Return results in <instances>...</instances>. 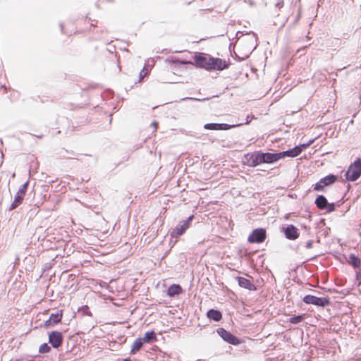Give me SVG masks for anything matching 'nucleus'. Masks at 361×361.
<instances>
[{"label": "nucleus", "mask_w": 361, "mask_h": 361, "mask_svg": "<svg viewBox=\"0 0 361 361\" xmlns=\"http://www.w3.org/2000/svg\"><path fill=\"white\" fill-rule=\"evenodd\" d=\"M197 67L204 68L207 71H223L228 68L229 63L220 58H214L204 53H197L194 56Z\"/></svg>", "instance_id": "1"}, {"label": "nucleus", "mask_w": 361, "mask_h": 361, "mask_svg": "<svg viewBox=\"0 0 361 361\" xmlns=\"http://www.w3.org/2000/svg\"><path fill=\"white\" fill-rule=\"evenodd\" d=\"M361 176V159L357 158L353 163L350 164L345 171V179L348 181H355Z\"/></svg>", "instance_id": "2"}, {"label": "nucleus", "mask_w": 361, "mask_h": 361, "mask_svg": "<svg viewBox=\"0 0 361 361\" xmlns=\"http://www.w3.org/2000/svg\"><path fill=\"white\" fill-rule=\"evenodd\" d=\"M302 301L307 305H314L317 307H324L331 302L329 297H317L312 295H307L302 298Z\"/></svg>", "instance_id": "3"}, {"label": "nucleus", "mask_w": 361, "mask_h": 361, "mask_svg": "<svg viewBox=\"0 0 361 361\" xmlns=\"http://www.w3.org/2000/svg\"><path fill=\"white\" fill-rule=\"evenodd\" d=\"M194 219V215H190L188 217L186 220L180 221L171 233V236L172 238H178L182 235L186 230L189 228L191 221Z\"/></svg>", "instance_id": "4"}, {"label": "nucleus", "mask_w": 361, "mask_h": 361, "mask_svg": "<svg viewBox=\"0 0 361 361\" xmlns=\"http://www.w3.org/2000/svg\"><path fill=\"white\" fill-rule=\"evenodd\" d=\"M219 336L226 342L233 345H238L241 343L240 340L224 328H219L217 330Z\"/></svg>", "instance_id": "5"}, {"label": "nucleus", "mask_w": 361, "mask_h": 361, "mask_svg": "<svg viewBox=\"0 0 361 361\" xmlns=\"http://www.w3.org/2000/svg\"><path fill=\"white\" fill-rule=\"evenodd\" d=\"M267 233L264 228H256L249 235L247 240L250 243H262L266 239Z\"/></svg>", "instance_id": "6"}, {"label": "nucleus", "mask_w": 361, "mask_h": 361, "mask_svg": "<svg viewBox=\"0 0 361 361\" xmlns=\"http://www.w3.org/2000/svg\"><path fill=\"white\" fill-rule=\"evenodd\" d=\"M337 180V176L334 174H329L325 177L321 178L314 185V190L317 191L322 190L325 186H328L331 184L334 183Z\"/></svg>", "instance_id": "7"}, {"label": "nucleus", "mask_w": 361, "mask_h": 361, "mask_svg": "<svg viewBox=\"0 0 361 361\" xmlns=\"http://www.w3.org/2000/svg\"><path fill=\"white\" fill-rule=\"evenodd\" d=\"M243 123H235L229 125L227 123H206L204 128L207 130H227L232 128L238 127L243 125Z\"/></svg>", "instance_id": "8"}, {"label": "nucleus", "mask_w": 361, "mask_h": 361, "mask_svg": "<svg viewBox=\"0 0 361 361\" xmlns=\"http://www.w3.org/2000/svg\"><path fill=\"white\" fill-rule=\"evenodd\" d=\"M63 337L62 333L58 331H53L49 334V343L54 348H59L63 343Z\"/></svg>", "instance_id": "9"}, {"label": "nucleus", "mask_w": 361, "mask_h": 361, "mask_svg": "<svg viewBox=\"0 0 361 361\" xmlns=\"http://www.w3.org/2000/svg\"><path fill=\"white\" fill-rule=\"evenodd\" d=\"M262 164H272L281 159L279 152H262L260 151Z\"/></svg>", "instance_id": "10"}, {"label": "nucleus", "mask_w": 361, "mask_h": 361, "mask_svg": "<svg viewBox=\"0 0 361 361\" xmlns=\"http://www.w3.org/2000/svg\"><path fill=\"white\" fill-rule=\"evenodd\" d=\"M62 319V310L60 312L51 313L49 319H47L44 323V326L46 328H49L53 326L54 324H58L61 322Z\"/></svg>", "instance_id": "11"}, {"label": "nucleus", "mask_w": 361, "mask_h": 361, "mask_svg": "<svg viewBox=\"0 0 361 361\" xmlns=\"http://www.w3.org/2000/svg\"><path fill=\"white\" fill-rule=\"evenodd\" d=\"M283 229L286 238L289 240H295L299 236L298 228L292 224L288 225L286 228H283Z\"/></svg>", "instance_id": "12"}, {"label": "nucleus", "mask_w": 361, "mask_h": 361, "mask_svg": "<svg viewBox=\"0 0 361 361\" xmlns=\"http://www.w3.org/2000/svg\"><path fill=\"white\" fill-rule=\"evenodd\" d=\"M236 280L238 281L239 286H240L241 288H245L249 290H256V286L250 280L242 276H237Z\"/></svg>", "instance_id": "13"}, {"label": "nucleus", "mask_w": 361, "mask_h": 361, "mask_svg": "<svg viewBox=\"0 0 361 361\" xmlns=\"http://www.w3.org/2000/svg\"><path fill=\"white\" fill-rule=\"evenodd\" d=\"M301 154V149L300 147H294L292 149H290L286 151L281 152H279L281 159L284 158L286 157H296L299 154Z\"/></svg>", "instance_id": "14"}, {"label": "nucleus", "mask_w": 361, "mask_h": 361, "mask_svg": "<svg viewBox=\"0 0 361 361\" xmlns=\"http://www.w3.org/2000/svg\"><path fill=\"white\" fill-rule=\"evenodd\" d=\"M183 292L182 287L178 284H172L167 289V295L169 297H174L180 295Z\"/></svg>", "instance_id": "15"}, {"label": "nucleus", "mask_w": 361, "mask_h": 361, "mask_svg": "<svg viewBox=\"0 0 361 361\" xmlns=\"http://www.w3.org/2000/svg\"><path fill=\"white\" fill-rule=\"evenodd\" d=\"M207 317L215 322H219L222 319V314L218 310L210 309L207 312Z\"/></svg>", "instance_id": "16"}, {"label": "nucleus", "mask_w": 361, "mask_h": 361, "mask_svg": "<svg viewBox=\"0 0 361 361\" xmlns=\"http://www.w3.org/2000/svg\"><path fill=\"white\" fill-rule=\"evenodd\" d=\"M250 160V167H255L262 164L260 151H255L252 152Z\"/></svg>", "instance_id": "17"}, {"label": "nucleus", "mask_w": 361, "mask_h": 361, "mask_svg": "<svg viewBox=\"0 0 361 361\" xmlns=\"http://www.w3.org/2000/svg\"><path fill=\"white\" fill-rule=\"evenodd\" d=\"M327 199L323 195H318L315 200V204L319 209H325L327 206Z\"/></svg>", "instance_id": "18"}, {"label": "nucleus", "mask_w": 361, "mask_h": 361, "mask_svg": "<svg viewBox=\"0 0 361 361\" xmlns=\"http://www.w3.org/2000/svg\"><path fill=\"white\" fill-rule=\"evenodd\" d=\"M348 262L349 264H350L353 268H355V269L360 268L361 260L355 254H353V253L350 254Z\"/></svg>", "instance_id": "19"}, {"label": "nucleus", "mask_w": 361, "mask_h": 361, "mask_svg": "<svg viewBox=\"0 0 361 361\" xmlns=\"http://www.w3.org/2000/svg\"><path fill=\"white\" fill-rule=\"evenodd\" d=\"M25 195L18 193V192L15 195L14 200L11 204L10 210H13L17 208L20 204H22Z\"/></svg>", "instance_id": "20"}, {"label": "nucleus", "mask_w": 361, "mask_h": 361, "mask_svg": "<svg viewBox=\"0 0 361 361\" xmlns=\"http://www.w3.org/2000/svg\"><path fill=\"white\" fill-rule=\"evenodd\" d=\"M143 343L140 337L136 338L131 346L130 354H136L142 348Z\"/></svg>", "instance_id": "21"}, {"label": "nucleus", "mask_w": 361, "mask_h": 361, "mask_svg": "<svg viewBox=\"0 0 361 361\" xmlns=\"http://www.w3.org/2000/svg\"><path fill=\"white\" fill-rule=\"evenodd\" d=\"M143 343H152L157 341V335L154 331H149L145 334L144 337L141 338Z\"/></svg>", "instance_id": "22"}, {"label": "nucleus", "mask_w": 361, "mask_h": 361, "mask_svg": "<svg viewBox=\"0 0 361 361\" xmlns=\"http://www.w3.org/2000/svg\"><path fill=\"white\" fill-rule=\"evenodd\" d=\"M166 62L176 65V66L185 65V64H188V63L192 64V63L190 61L181 60V59H179L178 58L173 57V56L167 58L166 59Z\"/></svg>", "instance_id": "23"}, {"label": "nucleus", "mask_w": 361, "mask_h": 361, "mask_svg": "<svg viewBox=\"0 0 361 361\" xmlns=\"http://www.w3.org/2000/svg\"><path fill=\"white\" fill-rule=\"evenodd\" d=\"M305 318V314L294 315L289 318L288 321L290 323L297 324L302 322Z\"/></svg>", "instance_id": "24"}, {"label": "nucleus", "mask_w": 361, "mask_h": 361, "mask_svg": "<svg viewBox=\"0 0 361 361\" xmlns=\"http://www.w3.org/2000/svg\"><path fill=\"white\" fill-rule=\"evenodd\" d=\"M251 154H252V152L247 153L243 156V164L244 165H246L250 167V162H251L250 160L252 159Z\"/></svg>", "instance_id": "25"}, {"label": "nucleus", "mask_w": 361, "mask_h": 361, "mask_svg": "<svg viewBox=\"0 0 361 361\" xmlns=\"http://www.w3.org/2000/svg\"><path fill=\"white\" fill-rule=\"evenodd\" d=\"M50 350H51L50 346L47 343H44L39 346V353H46L49 352Z\"/></svg>", "instance_id": "26"}, {"label": "nucleus", "mask_w": 361, "mask_h": 361, "mask_svg": "<svg viewBox=\"0 0 361 361\" xmlns=\"http://www.w3.org/2000/svg\"><path fill=\"white\" fill-rule=\"evenodd\" d=\"M28 185H29V181L25 182L20 186V188L18 189V190L17 192L20 194L25 195V193H26L27 188H28Z\"/></svg>", "instance_id": "27"}, {"label": "nucleus", "mask_w": 361, "mask_h": 361, "mask_svg": "<svg viewBox=\"0 0 361 361\" xmlns=\"http://www.w3.org/2000/svg\"><path fill=\"white\" fill-rule=\"evenodd\" d=\"M78 312H81L83 315L92 316V313L90 311L87 305L82 306L80 309H79Z\"/></svg>", "instance_id": "28"}, {"label": "nucleus", "mask_w": 361, "mask_h": 361, "mask_svg": "<svg viewBox=\"0 0 361 361\" xmlns=\"http://www.w3.org/2000/svg\"><path fill=\"white\" fill-rule=\"evenodd\" d=\"M336 206L334 203H329L327 202V206L325 208L328 212H332L335 210Z\"/></svg>", "instance_id": "29"}, {"label": "nucleus", "mask_w": 361, "mask_h": 361, "mask_svg": "<svg viewBox=\"0 0 361 361\" xmlns=\"http://www.w3.org/2000/svg\"><path fill=\"white\" fill-rule=\"evenodd\" d=\"M284 2L283 0H279L277 3L275 4V6L278 8L279 9H281L283 7Z\"/></svg>", "instance_id": "30"}, {"label": "nucleus", "mask_w": 361, "mask_h": 361, "mask_svg": "<svg viewBox=\"0 0 361 361\" xmlns=\"http://www.w3.org/2000/svg\"><path fill=\"white\" fill-rule=\"evenodd\" d=\"M147 72L145 71V67H144L143 69L140 73L139 80L140 81L141 80H142L147 75Z\"/></svg>", "instance_id": "31"}, {"label": "nucleus", "mask_w": 361, "mask_h": 361, "mask_svg": "<svg viewBox=\"0 0 361 361\" xmlns=\"http://www.w3.org/2000/svg\"><path fill=\"white\" fill-rule=\"evenodd\" d=\"M211 98H212V97H207V98L198 99V98H192V97H190V98H188V99H192V100L199 101V102H204V101L209 100Z\"/></svg>", "instance_id": "32"}, {"label": "nucleus", "mask_w": 361, "mask_h": 361, "mask_svg": "<svg viewBox=\"0 0 361 361\" xmlns=\"http://www.w3.org/2000/svg\"><path fill=\"white\" fill-rule=\"evenodd\" d=\"M312 244H313V240H307V242L305 244V247L307 249H311L312 247Z\"/></svg>", "instance_id": "33"}, {"label": "nucleus", "mask_w": 361, "mask_h": 361, "mask_svg": "<svg viewBox=\"0 0 361 361\" xmlns=\"http://www.w3.org/2000/svg\"><path fill=\"white\" fill-rule=\"evenodd\" d=\"M300 18H301V11H300V8H299L295 20L294 22L295 25H296L298 23V22L300 20Z\"/></svg>", "instance_id": "34"}, {"label": "nucleus", "mask_w": 361, "mask_h": 361, "mask_svg": "<svg viewBox=\"0 0 361 361\" xmlns=\"http://www.w3.org/2000/svg\"><path fill=\"white\" fill-rule=\"evenodd\" d=\"M298 147H300L301 152H302L303 149L307 148L309 147V145H307V143H303L302 145H298Z\"/></svg>", "instance_id": "35"}, {"label": "nucleus", "mask_w": 361, "mask_h": 361, "mask_svg": "<svg viewBox=\"0 0 361 361\" xmlns=\"http://www.w3.org/2000/svg\"><path fill=\"white\" fill-rule=\"evenodd\" d=\"M355 278H356L357 280H360L361 279V269L359 271L356 272Z\"/></svg>", "instance_id": "36"}, {"label": "nucleus", "mask_w": 361, "mask_h": 361, "mask_svg": "<svg viewBox=\"0 0 361 361\" xmlns=\"http://www.w3.org/2000/svg\"><path fill=\"white\" fill-rule=\"evenodd\" d=\"M243 35V32L238 31L235 34V37L238 39Z\"/></svg>", "instance_id": "37"}, {"label": "nucleus", "mask_w": 361, "mask_h": 361, "mask_svg": "<svg viewBox=\"0 0 361 361\" xmlns=\"http://www.w3.org/2000/svg\"><path fill=\"white\" fill-rule=\"evenodd\" d=\"M304 228H305V229L306 235H310V233H311L310 228L307 227V226H305Z\"/></svg>", "instance_id": "38"}, {"label": "nucleus", "mask_w": 361, "mask_h": 361, "mask_svg": "<svg viewBox=\"0 0 361 361\" xmlns=\"http://www.w3.org/2000/svg\"><path fill=\"white\" fill-rule=\"evenodd\" d=\"M254 116H252L251 117V118H250V116L248 115L246 118V121L244 123L245 124H248L250 123V122L251 121V119L253 118Z\"/></svg>", "instance_id": "39"}, {"label": "nucleus", "mask_w": 361, "mask_h": 361, "mask_svg": "<svg viewBox=\"0 0 361 361\" xmlns=\"http://www.w3.org/2000/svg\"><path fill=\"white\" fill-rule=\"evenodd\" d=\"M152 125L154 126V130L157 129V123L156 121H153Z\"/></svg>", "instance_id": "40"}, {"label": "nucleus", "mask_w": 361, "mask_h": 361, "mask_svg": "<svg viewBox=\"0 0 361 361\" xmlns=\"http://www.w3.org/2000/svg\"><path fill=\"white\" fill-rule=\"evenodd\" d=\"M314 139H312L310 140V141H308L307 143V145H312L313 142H314Z\"/></svg>", "instance_id": "41"}, {"label": "nucleus", "mask_w": 361, "mask_h": 361, "mask_svg": "<svg viewBox=\"0 0 361 361\" xmlns=\"http://www.w3.org/2000/svg\"><path fill=\"white\" fill-rule=\"evenodd\" d=\"M60 27H61V32H63V25L62 23L60 24Z\"/></svg>", "instance_id": "42"}, {"label": "nucleus", "mask_w": 361, "mask_h": 361, "mask_svg": "<svg viewBox=\"0 0 361 361\" xmlns=\"http://www.w3.org/2000/svg\"><path fill=\"white\" fill-rule=\"evenodd\" d=\"M124 360H125V361H130V359L128 357V358L125 359Z\"/></svg>", "instance_id": "43"}]
</instances>
